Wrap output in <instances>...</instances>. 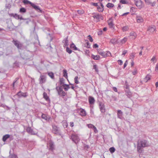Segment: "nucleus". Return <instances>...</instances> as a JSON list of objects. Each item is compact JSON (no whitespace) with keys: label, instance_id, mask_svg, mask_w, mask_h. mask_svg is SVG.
Instances as JSON below:
<instances>
[{"label":"nucleus","instance_id":"f257e3e1","mask_svg":"<svg viewBox=\"0 0 158 158\" xmlns=\"http://www.w3.org/2000/svg\"><path fill=\"white\" fill-rule=\"evenodd\" d=\"M149 146V143L146 140L142 139L140 141H138L137 145V151L139 153H141L142 152V148Z\"/></svg>","mask_w":158,"mask_h":158},{"label":"nucleus","instance_id":"f03ea898","mask_svg":"<svg viewBox=\"0 0 158 158\" xmlns=\"http://www.w3.org/2000/svg\"><path fill=\"white\" fill-rule=\"evenodd\" d=\"M56 89L58 91V94L60 96L64 98L66 95V93L63 91L62 88L61 87H57Z\"/></svg>","mask_w":158,"mask_h":158},{"label":"nucleus","instance_id":"7ed1b4c3","mask_svg":"<svg viewBox=\"0 0 158 158\" xmlns=\"http://www.w3.org/2000/svg\"><path fill=\"white\" fill-rule=\"evenodd\" d=\"M135 5L139 9H141L143 6V2L141 0H134Z\"/></svg>","mask_w":158,"mask_h":158},{"label":"nucleus","instance_id":"20e7f679","mask_svg":"<svg viewBox=\"0 0 158 158\" xmlns=\"http://www.w3.org/2000/svg\"><path fill=\"white\" fill-rule=\"evenodd\" d=\"M52 132L56 134H60V130L58 127L56 125L52 126Z\"/></svg>","mask_w":158,"mask_h":158},{"label":"nucleus","instance_id":"39448f33","mask_svg":"<svg viewBox=\"0 0 158 158\" xmlns=\"http://www.w3.org/2000/svg\"><path fill=\"white\" fill-rule=\"evenodd\" d=\"M77 111L82 116H85L86 114V111L85 110L81 108L78 109H77Z\"/></svg>","mask_w":158,"mask_h":158},{"label":"nucleus","instance_id":"423d86ee","mask_svg":"<svg viewBox=\"0 0 158 158\" xmlns=\"http://www.w3.org/2000/svg\"><path fill=\"white\" fill-rule=\"evenodd\" d=\"M71 138L72 140L76 144L78 143L80 140L78 135H72L71 136Z\"/></svg>","mask_w":158,"mask_h":158},{"label":"nucleus","instance_id":"0eeeda50","mask_svg":"<svg viewBox=\"0 0 158 158\" xmlns=\"http://www.w3.org/2000/svg\"><path fill=\"white\" fill-rule=\"evenodd\" d=\"M39 81L40 84L44 83L46 81V76L44 75H40L39 79Z\"/></svg>","mask_w":158,"mask_h":158},{"label":"nucleus","instance_id":"6e6552de","mask_svg":"<svg viewBox=\"0 0 158 158\" xmlns=\"http://www.w3.org/2000/svg\"><path fill=\"white\" fill-rule=\"evenodd\" d=\"M99 107L101 112L102 113H104L106 111V109L104 104L102 102H100Z\"/></svg>","mask_w":158,"mask_h":158},{"label":"nucleus","instance_id":"1a4fd4ad","mask_svg":"<svg viewBox=\"0 0 158 158\" xmlns=\"http://www.w3.org/2000/svg\"><path fill=\"white\" fill-rule=\"evenodd\" d=\"M9 15L10 16L13 17L15 19H20V20L24 19L22 16L20 17L19 15L16 14L11 13L9 14Z\"/></svg>","mask_w":158,"mask_h":158},{"label":"nucleus","instance_id":"9d476101","mask_svg":"<svg viewBox=\"0 0 158 158\" xmlns=\"http://www.w3.org/2000/svg\"><path fill=\"white\" fill-rule=\"evenodd\" d=\"M13 43L18 49H20L22 46V44L17 40H13Z\"/></svg>","mask_w":158,"mask_h":158},{"label":"nucleus","instance_id":"9b49d317","mask_svg":"<svg viewBox=\"0 0 158 158\" xmlns=\"http://www.w3.org/2000/svg\"><path fill=\"white\" fill-rule=\"evenodd\" d=\"M13 43L18 49H20L22 46V44L17 40H13Z\"/></svg>","mask_w":158,"mask_h":158},{"label":"nucleus","instance_id":"f8f14e48","mask_svg":"<svg viewBox=\"0 0 158 158\" xmlns=\"http://www.w3.org/2000/svg\"><path fill=\"white\" fill-rule=\"evenodd\" d=\"M136 19L138 23H141L143 22V19L141 16L137 15L136 16Z\"/></svg>","mask_w":158,"mask_h":158},{"label":"nucleus","instance_id":"ddd939ff","mask_svg":"<svg viewBox=\"0 0 158 158\" xmlns=\"http://www.w3.org/2000/svg\"><path fill=\"white\" fill-rule=\"evenodd\" d=\"M17 95L19 98L21 97H26L27 96V93H23L21 91L18 92Z\"/></svg>","mask_w":158,"mask_h":158},{"label":"nucleus","instance_id":"4468645a","mask_svg":"<svg viewBox=\"0 0 158 158\" xmlns=\"http://www.w3.org/2000/svg\"><path fill=\"white\" fill-rule=\"evenodd\" d=\"M137 36V34L134 32H131L130 33V37L131 39H135Z\"/></svg>","mask_w":158,"mask_h":158},{"label":"nucleus","instance_id":"2eb2a0df","mask_svg":"<svg viewBox=\"0 0 158 158\" xmlns=\"http://www.w3.org/2000/svg\"><path fill=\"white\" fill-rule=\"evenodd\" d=\"M27 132L31 135H36V133L35 132L31 127H28L27 128Z\"/></svg>","mask_w":158,"mask_h":158},{"label":"nucleus","instance_id":"dca6fc26","mask_svg":"<svg viewBox=\"0 0 158 158\" xmlns=\"http://www.w3.org/2000/svg\"><path fill=\"white\" fill-rule=\"evenodd\" d=\"M146 3L148 5H150L152 6H154L155 5L156 2H151V0H144Z\"/></svg>","mask_w":158,"mask_h":158},{"label":"nucleus","instance_id":"f3484780","mask_svg":"<svg viewBox=\"0 0 158 158\" xmlns=\"http://www.w3.org/2000/svg\"><path fill=\"white\" fill-rule=\"evenodd\" d=\"M48 145L49 147V149L51 150H53L54 148V143L52 141H50L48 143Z\"/></svg>","mask_w":158,"mask_h":158},{"label":"nucleus","instance_id":"a211bd4d","mask_svg":"<svg viewBox=\"0 0 158 158\" xmlns=\"http://www.w3.org/2000/svg\"><path fill=\"white\" fill-rule=\"evenodd\" d=\"M41 117L43 119L47 121H49L50 119V117L45 114H42Z\"/></svg>","mask_w":158,"mask_h":158},{"label":"nucleus","instance_id":"6ab92c4d","mask_svg":"<svg viewBox=\"0 0 158 158\" xmlns=\"http://www.w3.org/2000/svg\"><path fill=\"white\" fill-rule=\"evenodd\" d=\"M68 37L66 38H65L64 40L63 41V42L64 43V47H67L69 45L68 44Z\"/></svg>","mask_w":158,"mask_h":158},{"label":"nucleus","instance_id":"aec40b11","mask_svg":"<svg viewBox=\"0 0 158 158\" xmlns=\"http://www.w3.org/2000/svg\"><path fill=\"white\" fill-rule=\"evenodd\" d=\"M123 112L120 110L117 111V116L118 118L122 119V118Z\"/></svg>","mask_w":158,"mask_h":158},{"label":"nucleus","instance_id":"412c9836","mask_svg":"<svg viewBox=\"0 0 158 158\" xmlns=\"http://www.w3.org/2000/svg\"><path fill=\"white\" fill-rule=\"evenodd\" d=\"M89 101L90 104H92L94 103L95 100L93 97L89 96Z\"/></svg>","mask_w":158,"mask_h":158},{"label":"nucleus","instance_id":"4be33fe9","mask_svg":"<svg viewBox=\"0 0 158 158\" xmlns=\"http://www.w3.org/2000/svg\"><path fill=\"white\" fill-rule=\"evenodd\" d=\"M43 98L45 99V100L47 101H50V99L49 97L48 96L47 94L45 92H44L43 94Z\"/></svg>","mask_w":158,"mask_h":158},{"label":"nucleus","instance_id":"5701e85b","mask_svg":"<svg viewBox=\"0 0 158 158\" xmlns=\"http://www.w3.org/2000/svg\"><path fill=\"white\" fill-rule=\"evenodd\" d=\"M31 5L35 10H39L40 12L41 11L40 7L36 5L35 4L32 3Z\"/></svg>","mask_w":158,"mask_h":158},{"label":"nucleus","instance_id":"b1692460","mask_svg":"<svg viewBox=\"0 0 158 158\" xmlns=\"http://www.w3.org/2000/svg\"><path fill=\"white\" fill-rule=\"evenodd\" d=\"M91 57L94 60H99L100 58V57L98 55H94L93 54H92L91 55Z\"/></svg>","mask_w":158,"mask_h":158},{"label":"nucleus","instance_id":"393cba45","mask_svg":"<svg viewBox=\"0 0 158 158\" xmlns=\"http://www.w3.org/2000/svg\"><path fill=\"white\" fill-rule=\"evenodd\" d=\"M156 27L154 26L149 27L148 28V30L152 33L153 32L155 31H156Z\"/></svg>","mask_w":158,"mask_h":158},{"label":"nucleus","instance_id":"a878e982","mask_svg":"<svg viewBox=\"0 0 158 158\" xmlns=\"http://www.w3.org/2000/svg\"><path fill=\"white\" fill-rule=\"evenodd\" d=\"M126 94L129 98H130L133 96V94L129 91H127L126 93Z\"/></svg>","mask_w":158,"mask_h":158},{"label":"nucleus","instance_id":"bb28decb","mask_svg":"<svg viewBox=\"0 0 158 158\" xmlns=\"http://www.w3.org/2000/svg\"><path fill=\"white\" fill-rule=\"evenodd\" d=\"M108 24L109 27L111 28H113L114 26V24L113 22L111 21L110 20H109L108 21Z\"/></svg>","mask_w":158,"mask_h":158},{"label":"nucleus","instance_id":"cd10ccee","mask_svg":"<svg viewBox=\"0 0 158 158\" xmlns=\"http://www.w3.org/2000/svg\"><path fill=\"white\" fill-rule=\"evenodd\" d=\"M10 137V135L8 134H7L3 136L2 138V140L4 142H5Z\"/></svg>","mask_w":158,"mask_h":158},{"label":"nucleus","instance_id":"c85d7f7f","mask_svg":"<svg viewBox=\"0 0 158 158\" xmlns=\"http://www.w3.org/2000/svg\"><path fill=\"white\" fill-rule=\"evenodd\" d=\"M70 47L71 48H73V50H79L76 47L75 45L74 44H72L70 45Z\"/></svg>","mask_w":158,"mask_h":158},{"label":"nucleus","instance_id":"c756f323","mask_svg":"<svg viewBox=\"0 0 158 158\" xmlns=\"http://www.w3.org/2000/svg\"><path fill=\"white\" fill-rule=\"evenodd\" d=\"M10 151L9 152V153L10 154V155H9V158H18V157L17 155L14 154H10Z\"/></svg>","mask_w":158,"mask_h":158},{"label":"nucleus","instance_id":"7c9ffc66","mask_svg":"<svg viewBox=\"0 0 158 158\" xmlns=\"http://www.w3.org/2000/svg\"><path fill=\"white\" fill-rule=\"evenodd\" d=\"M135 54V53L132 52L131 53L130 56V59H131V60H134Z\"/></svg>","mask_w":158,"mask_h":158},{"label":"nucleus","instance_id":"2f4dec72","mask_svg":"<svg viewBox=\"0 0 158 158\" xmlns=\"http://www.w3.org/2000/svg\"><path fill=\"white\" fill-rule=\"evenodd\" d=\"M63 76L66 78H67L68 77L67 71L65 69H64L63 70Z\"/></svg>","mask_w":158,"mask_h":158},{"label":"nucleus","instance_id":"473e14b6","mask_svg":"<svg viewBox=\"0 0 158 158\" xmlns=\"http://www.w3.org/2000/svg\"><path fill=\"white\" fill-rule=\"evenodd\" d=\"M93 17L94 18H95L97 19H99L101 18L102 17V16L98 14H97L94 15L93 16Z\"/></svg>","mask_w":158,"mask_h":158},{"label":"nucleus","instance_id":"72a5a7b5","mask_svg":"<svg viewBox=\"0 0 158 158\" xmlns=\"http://www.w3.org/2000/svg\"><path fill=\"white\" fill-rule=\"evenodd\" d=\"M48 76L52 79L54 78V73L52 72H50L48 73Z\"/></svg>","mask_w":158,"mask_h":158},{"label":"nucleus","instance_id":"f704fd0d","mask_svg":"<svg viewBox=\"0 0 158 158\" xmlns=\"http://www.w3.org/2000/svg\"><path fill=\"white\" fill-rule=\"evenodd\" d=\"M63 86L64 87V89L65 91H67L69 88V85L67 84H64L63 85Z\"/></svg>","mask_w":158,"mask_h":158},{"label":"nucleus","instance_id":"c9c22d12","mask_svg":"<svg viewBox=\"0 0 158 158\" xmlns=\"http://www.w3.org/2000/svg\"><path fill=\"white\" fill-rule=\"evenodd\" d=\"M114 6V4L110 3H107V4L106 5V6L108 8H111L112 7H113Z\"/></svg>","mask_w":158,"mask_h":158},{"label":"nucleus","instance_id":"e433bc0d","mask_svg":"<svg viewBox=\"0 0 158 158\" xmlns=\"http://www.w3.org/2000/svg\"><path fill=\"white\" fill-rule=\"evenodd\" d=\"M62 124L63 125V126H64V127L66 128L68 126V124L67 123V122L65 120L63 121L62 122Z\"/></svg>","mask_w":158,"mask_h":158},{"label":"nucleus","instance_id":"4c0bfd02","mask_svg":"<svg viewBox=\"0 0 158 158\" xmlns=\"http://www.w3.org/2000/svg\"><path fill=\"white\" fill-rule=\"evenodd\" d=\"M26 9L24 7L20 9L19 12L21 13H24L26 12Z\"/></svg>","mask_w":158,"mask_h":158},{"label":"nucleus","instance_id":"58836bf2","mask_svg":"<svg viewBox=\"0 0 158 158\" xmlns=\"http://www.w3.org/2000/svg\"><path fill=\"white\" fill-rule=\"evenodd\" d=\"M127 40V37H124V38H123L121 40L120 42L122 44H124L126 42Z\"/></svg>","mask_w":158,"mask_h":158},{"label":"nucleus","instance_id":"ea45409f","mask_svg":"<svg viewBox=\"0 0 158 158\" xmlns=\"http://www.w3.org/2000/svg\"><path fill=\"white\" fill-rule=\"evenodd\" d=\"M23 2L25 4H30L31 5L32 3V2L27 0H24L23 1Z\"/></svg>","mask_w":158,"mask_h":158},{"label":"nucleus","instance_id":"a19ab883","mask_svg":"<svg viewBox=\"0 0 158 158\" xmlns=\"http://www.w3.org/2000/svg\"><path fill=\"white\" fill-rule=\"evenodd\" d=\"M115 149L114 147H112L110 148L109 151L111 153H114L115 151Z\"/></svg>","mask_w":158,"mask_h":158},{"label":"nucleus","instance_id":"79ce46f5","mask_svg":"<svg viewBox=\"0 0 158 158\" xmlns=\"http://www.w3.org/2000/svg\"><path fill=\"white\" fill-rule=\"evenodd\" d=\"M99 53L100 55L102 56L103 57H105L106 56V54L104 52H99Z\"/></svg>","mask_w":158,"mask_h":158},{"label":"nucleus","instance_id":"37998d69","mask_svg":"<svg viewBox=\"0 0 158 158\" xmlns=\"http://www.w3.org/2000/svg\"><path fill=\"white\" fill-rule=\"evenodd\" d=\"M120 2L122 4H127L128 2L125 0H121L120 1Z\"/></svg>","mask_w":158,"mask_h":158},{"label":"nucleus","instance_id":"c03bdc74","mask_svg":"<svg viewBox=\"0 0 158 158\" xmlns=\"http://www.w3.org/2000/svg\"><path fill=\"white\" fill-rule=\"evenodd\" d=\"M66 51L69 54H71L72 52V51L68 47H66Z\"/></svg>","mask_w":158,"mask_h":158},{"label":"nucleus","instance_id":"a18cd8bd","mask_svg":"<svg viewBox=\"0 0 158 158\" xmlns=\"http://www.w3.org/2000/svg\"><path fill=\"white\" fill-rule=\"evenodd\" d=\"M128 27L127 26H125L123 27L122 28V30L123 31H126L128 30Z\"/></svg>","mask_w":158,"mask_h":158},{"label":"nucleus","instance_id":"49530a36","mask_svg":"<svg viewBox=\"0 0 158 158\" xmlns=\"http://www.w3.org/2000/svg\"><path fill=\"white\" fill-rule=\"evenodd\" d=\"M87 38L91 42H92L93 41V39L92 37L90 35H89L88 36H87Z\"/></svg>","mask_w":158,"mask_h":158},{"label":"nucleus","instance_id":"de8ad7c7","mask_svg":"<svg viewBox=\"0 0 158 158\" xmlns=\"http://www.w3.org/2000/svg\"><path fill=\"white\" fill-rule=\"evenodd\" d=\"M78 77L76 76L74 78V81L75 83L78 84L79 83V81H78Z\"/></svg>","mask_w":158,"mask_h":158},{"label":"nucleus","instance_id":"09e8293b","mask_svg":"<svg viewBox=\"0 0 158 158\" xmlns=\"http://www.w3.org/2000/svg\"><path fill=\"white\" fill-rule=\"evenodd\" d=\"M77 12L80 15L84 13V11L82 10H78Z\"/></svg>","mask_w":158,"mask_h":158},{"label":"nucleus","instance_id":"8fccbe9b","mask_svg":"<svg viewBox=\"0 0 158 158\" xmlns=\"http://www.w3.org/2000/svg\"><path fill=\"white\" fill-rule=\"evenodd\" d=\"M88 127L89 128H93L94 126L91 124H88L87 125Z\"/></svg>","mask_w":158,"mask_h":158},{"label":"nucleus","instance_id":"3c124183","mask_svg":"<svg viewBox=\"0 0 158 158\" xmlns=\"http://www.w3.org/2000/svg\"><path fill=\"white\" fill-rule=\"evenodd\" d=\"M64 79L63 78H61L60 79V84H64Z\"/></svg>","mask_w":158,"mask_h":158},{"label":"nucleus","instance_id":"603ef678","mask_svg":"<svg viewBox=\"0 0 158 158\" xmlns=\"http://www.w3.org/2000/svg\"><path fill=\"white\" fill-rule=\"evenodd\" d=\"M145 80L147 81L149 80L150 79V77L149 75H147L145 78Z\"/></svg>","mask_w":158,"mask_h":158},{"label":"nucleus","instance_id":"864d4df0","mask_svg":"<svg viewBox=\"0 0 158 158\" xmlns=\"http://www.w3.org/2000/svg\"><path fill=\"white\" fill-rule=\"evenodd\" d=\"M97 9L100 12H102L103 11V8H101L99 7H97Z\"/></svg>","mask_w":158,"mask_h":158},{"label":"nucleus","instance_id":"5fc2aeb1","mask_svg":"<svg viewBox=\"0 0 158 158\" xmlns=\"http://www.w3.org/2000/svg\"><path fill=\"white\" fill-rule=\"evenodd\" d=\"M116 40L115 39H112L111 40L110 42L112 44H114L116 42Z\"/></svg>","mask_w":158,"mask_h":158},{"label":"nucleus","instance_id":"6e6d98bb","mask_svg":"<svg viewBox=\"0 0 158 158\" xmlns=\"http://www.w3.org/2000/svg\"><path fill=\"white\" fill-rule=\"evenodd\" d=\"M89 145H87L85 144L84 146V148L85 150H87L89 148Z\"/></svg>","mask_w":158,"mask_h":158},{"label":"nucleus","instance_id":"4d7b16f0","mask_svg":"<svg viewBox=\"0 0 158 158\" xmlns=\"http://www.w3.org/2000/svg\"><path fill=\"white\" fill-rule=\"evenodd\" d=\"M94 131L95 133H97L98 132V131L96 128V127L94 126L93 128Z\"/></svg>","mask_w":158,"mask_h":158},{"label":"nucleus","instance_id":"13d9d810","mask_svg":"<svg viewBox=\"0 0 158 158\" xmlns=\"http://www.w3.org/2000/svg\"><path fill=\"white\" fill-rule=\"evenodd\" d=\"M103 33V31L102 30L99 31L98 32V35H101Z\"/></svg>","mask_w":158,"mask_h":158},{"label":"nucleus","instance_id":"bf43d9fd","mask_svg":"<svg viewBox=\"0 0 158 158\" xmlns=\"http://www.w3.org/2000/svg\"><path fill=\"white\" fill-rule=\"evenodd\" d=\"M118 64H119L120 65H121L122 64L123 62L122 60H118Z\"/></svg>","mask_w":158,"mask_h":158},{"label":"nucleus","instance_id":"052dcab7","mask_svg":"<svg viewBox=\"0 0 158 158\" xmlns=\"http://www.w3.org/2000/svg\"><path fill=\"white\" fill-rule=\"evenodd\" d=\"M128 64V62L127 60H126L125 63L124 64L123 68L124 69L127 66V64Z\"/></svg>","mask_w":158,"mask_h":158},{"label":"nucleus","instance_id":"680f3d73","mask_svg":"<svg viewBox=\"0 0 158 158\" xmlns=\"http://www.w3.org/2000/svg\"><path fill=\"white\" fill-rule=\"evenodd\" d=\"M18 79H19L18 78H16L15 80L13 82V88H14V87L15 83L16 82V81L18 80Z\"/></svg>","mask_w":158,"mask_h":158},{"label":"nucleus","instance_id":"e2e57ef3","mask_svg":"<svg viewBox=\"0 0 158 158\" xmlns=\"http://www.w3.org/2000/svg\"><path fill=\"white\" fill-rule=\"evenodd\" d=\"M11 7V5L9 4H7L6 5V7L7 8H10Z\"/></svg>","mask_w":158,"mask_h":158},{"label":"nucleus","instance_id":"0e129e2a","mask_svg":"<svg viewBox=\"0 0 158 158\" xmlns=\"http://www.w3.org/2000/svg\"><path fill=\"white\" fill-rule=\"evenodd\" d=\"M94 69H95V71L98 72V68L97 67L96 65H94Z\"/></svg>","mask_w":158,"mask_h":158},{"label":"nucleus","instance_id":"69168bd1","mask_svg":"<svg viewBox=\"0 0 158 158\" xmlns=\"http://www.w3.org/2000/svg\"><path fill=\"white\" fill-rule=\"evenodd\" d=\"M137 73V70L135 69L132 72V74L133 75H135Z\"/></svg>","mask_w":158,"mask_h":158},{"label":"nucleus","instance_id":"338daca9","mask_svg":"<svg viewBox=\"0 0 158 158\" xmlns=\"http://www.w3.org/2000/svg\"><path fill=\"white\" fill-rule=\"evenodd\" d=\"M155 70L156 71H157V72L158 71V63H157L156 65Z\"/></svg>","mask_w":158,"mask_h":158},{"label":"nucleus","instance_id":"774afa93","mask_svg":"<svg viewBox=\"0 0 158 158\" xmlns=\"http://www.w3.org/2000/svg\"><path fill=\"white\" fill-rule=\"evenodd\" d=\"M113 89L115 92H117L118 91L117 88L115 87H113Z\"/></svg>","mask_w":158,"mask_h":158}]
</instances>
